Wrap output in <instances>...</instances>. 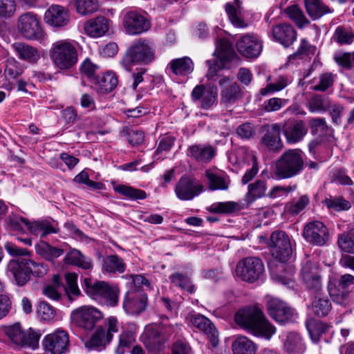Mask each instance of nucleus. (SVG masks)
I'll return each instance as SVG.
<instances>
[{
    "instance_id": "nucleus-12",
    "label": "nucleus",
    "mask_w": 354,
    "mask_h": 354,
    "mask_svg": "<svg viewBox=\"0 0 354 354\" xmlns=\"http://www.w3.org/2000/svg\"><path fill=\"white\" fill-rule=\"evenodd\" d=\"M5 333L10 342L18 346H28L35 348L38 346L40 335L30 330L26 334L19 323L5 328Z\"/></svg>"
},
{
    "instance_id": "nucleus-56",
    "label": "nucleus",
    "mask_w": 354,
    "mask_h": 354,
    "mask_svg": "<svg viewBox=\"0 0 354 354\" xmlns=\"http://www.w3.org/2000/svg\"><path fill=\"white\" fill-rule=\"evenodd\" d=\"M330 107L328 98L319 95H315L309 102V110L311 112L325 111Z\"/></svg>"
},
{
    "instance_id": "nucleus-1",
    "label": "nucleus",
    "mask_w": 354,
    "mask_h": 354,
    "mask_svg": "<svg viewBox=\"0 0 354 354\" xmlns=\"http://www.w3.org/2000/svg\"><path fill=\"white\" fill-rule=\"evenodd\" d=\"M235 322L248 333L267 339L275 333L276 328L268 320L263 310L257 305L239 310L234 317Z\"/></svg>"
},
{
    "instance_id": "nucleus-41",
    "label": "nucleus",
    "mask_w": 354,
    "mask_h": 354,
    "mask_svg": "<svg viewBox=\"0 0 354 354\" xmlns=\"http://www.w3.org/2000/svg\"><path fill=\"white\" fill-rule=\"evenodd\" d=\"M26 227L31 234H40L41 236L57 232L55 228L47 221L30 222L27 219Z\"/></svg>"
},
{
    "instance_id": "nucleus-13",
    "label": "nucleus",
    "mask_w": 354,
    "mask_h": 354,
    "mask_svg": "<svg viewBox=\"0 0 354 354\" xmlns=\"http://www.w3.org/2000/svg\"><path fill=\"white\" fill-rule=\"evenodd\" d=\"M71 316L76 326L86 330L93 329L96 324L103 317L102 313L99 310L91 306L78 308L72 312Z\"/></svg>"
},
{
    "instance_id": "nucleus-17",
    "label": "nucleus",
    "mask_w": 354,
    "mask_h": 354,
    "mask_svg": "<svg viewBox=\"0 0 354 354\" xmlns=\"http://www.w3.org/2000/svg\"><path fill=\"white\" fill-rule=\"evenodd\" d=\"M42 345L46 351L51 354H62L65 353L69 345L68 333L62 329H57L45 336Z\"/></svg>"
},
{
    "instance_id": "nucleus-53",
    "label": "nucleus",
    "mask_w": 354,
    "mask_h": 354,
    "mask_svg": "<svg viewBox=\"0 0 354 354\" xmlns=\"http://www.w3.org/2000/svg\"><path fill=\"white\" fill-rule=\"evenodd\" d=\"M17 8L16 0H0V19L12 18L16 14Z\"/></svg>"
},
{
    "instance_id": "nucleus-45",
    "label": "nucleus",
    "mask_w": 354,
    "mask_h": 354,
    "mask_svg": "<svg viewBox=\"0 0 354 354\" xmlns=\"http://www.w3.org/2000/svg\"><path fill=\"white\" fill-rule=\"evenodd\" d=\"M284 12L299 28H302L310 23L302 10L297 5H292L287 7Z\"/></svg>"
},
{
    "instance_id": "nucleus-19",
    "label": "nucleus",
    "mask_w": 354,
    "mask_h": 354,
    "mask_svg": "<svg viewBox=\"0 0 354 354\" xmlns=\"http://www.w3.org/2000/svg\"><path fill=\"white\" fill-rule=\"evenodd\" d=\"M176 196L181 201H190L203 191V186L194 179L183 176L174 189Z\"/></svg>"
},
{
    "instance_id": "nucleus-59",
    "label": "nucleus",
    "mask_w": 354,
    "mask_h": 354,
    "mask_svg": "<svg viewBox=\"0 0 354 354\" xmlns=\"http://www.w3.org/2000/svg\"><path fill=\"white\" fill-rule=\"evenodd\" d=\"M319 274V268L316 262H313L310 260H306L305 263H303L302 268L301 269L302 280L310 277L311 276H317Z\"/></svg>"
},
{
    "instance_id": "nucleus-16",
    "label": "nucleus",
    "mask_w": 354,
    "mask_h": 354,
    "mask_svg": "<svg viewBox=\"0 0 354 354\" xmlns=\"http://www.w3.org/2000/svg\"><path fill=\"white\" fill-rule=\"evenodd\" d=\"M187 324L203 332L209 339L212 345L215 347L218 343V331L212 322L204 315L191 312L186 316Z\"/></svg>"
},
{
    "instance_id": "nucleus-15",
    "label": "nucleus",
    "mask_w": 354,
    "mask_h": 354,
    "mask_svg": "<svg viewBox=\"0 0 354 354\" xmlns=\"http://www.w3.org/2000/svg\"><path fill=\"white\" fill-rule=\"evenodd\" d=\"M303 236L306 241L312 245L323 246L329 239V232L322 222L313 221L304 226Z\"/></svg>"
},
{
    "instance_id": "nucleus-9",
    "label": "nucleus",
    "mask_w": 354,
    "mask_h": 354,
    "mask_svg": "<svg viewBox=\"0 0 354 354\" xmlns=\"http://www.w3.org/2000/svg\"><path fill=\"white\" fill-rule=\"evenodd\" d=\"M265 271L262 260L256 257L241 259L236 266V275L242 281L254 283L261 278Z\"/></svg>"
},
{
    "instance_id": "nucleus-27",
    "label": "nucleus",
    "mask_w": 354,
    "mask_h": 354,
    "mask_svg": "<svg viewBox=\"0 0 354 354\" xmlns=\"http://www.w3.org/2000/svg\"><path fill=\"white\" fill-rule=\"evenodd\" d=\"M85 32L91 37H100L104 35L109 29V19L98 16L91 19L84 24Z\"/></svg>"
},
{
    "instance_id": "nucleus-35",
    "label": "nucleus",
    "mask_w": 354,
    "mask_h": 354,
    "mask_svg": "<svg viewBox=\"0 0 354 354\" xmlns=\"http://www.w3.org/2000/svg\"><path fill=\"white\" fill-rule=\"evenodd\" d=\"M205 176L208 180L209 189L227 190L228 189L230 181L227 176L218 175L210 169L205 171Z\"/></svg>"
},
{
    "instance_id": "nucleus-34",
    "label": "nucleus",
    "mask_w": 354,
    "mask_h": 354,
    "mask_svg": "<svg viewBox=\"0 0 354 354\" xmlns=\"http://www.w3.org/2000/svg\"><path fill=\"white\" fill-rule=\"evenodd\" d=\"M164 337L158 330L149 329L145 333L143 343L151 352L159 351L163 344Z\"/></svg>"
},
{
    "instance_id": "nucleus-58",
    "label": "nucleus",
    "mask_w": 354,
    "mask_h": 354,
    "mask_svg": "<svg viewBox=\"0 0 354 354\" xmlns=\"http://www.w3.org/2000/svg\"><path fill=\"white\" fill-rule=\"evenodd\" d=\"M216 50L221 59H228L234 54L232 44L226 39H221L217 41Z\"/></svg>"
},
{
    "instance_id": "nucleus-39",
    "label": "nucleus",
    "mask_w": 354,
    "mask_h": 354,
    "mask_svg": "<svg viewBox=\"0 0 354 354\" xmlns=\"http://www.w3.org/2000/svg\"><path fill=\"white\" fill-rule=\"evenodd\" d=\"M234 354H255L257 348L252 341L245 336L236 339L232 345Z\"/></svg>"
},
{
    "instance_id": "nucleus-10",
    "label": "nucleus",
    "mask_w": 354,
    "mask_h": 354,
    "mask_svg": "<svg viewBox=\"0 0 354 354\" xmlns=\"http://www.w3.org/2000/svg\"><path fill=\"white\" fill-rule=\"evenodd\" d=\"M266 308L269 316L279 324H286L295 321L297 318L295 310L278 298L269 299Z\"/></svg>"
},
{
    "instance_id": "nucleus-47",
    "label": "nucleus",
    "mask_w": 354,
    "mask_h": 354,
    "mask_svg": "<svg viewBox=\"0 0 354 354\" xmlns=\"http://www.w3.org/2000/svg\"><path fill=\"white\" fill-rule=\"evenodd\" d=\"M333 39L339 45H350L354 41V33L344 26H338L335 30Z\"/></svg>"
},
{
    "instance_id": "nucleus-43",
    "label": "nucleus",
    "mask_w": 354,
    "mask_h": 354,
    "mask_svg": "<svg viewBox=\"0 0 354 354\" xmlns=\"http://www.w3.org/2000/svg\"><path fill=\"white\" fill-rule=\"evenodd\" d=\"M113 189L115 192L132 200H142L147 197V194L143 190L124 185H114Z\"/></svg>"
},
{
    "instance_id": "nucleus-4",
    "label": "nucleus",
    "mask_w": 354,
    "mask_h": 354,
    "mask_svg": "<svg viewBox=\"0 0 354 354\" xmlns=\"http://www.w3.org/2000/svg\"><path fill=\"white\" fill-rule=\"evenodd\" d=\"M304 165L302 151L288 149L276 161L274 174L277 179L290 178L300 174Z\"/></svg>"
},
{
    "instance_id": "nucleus-49",
    "label": "nucleus",
    "mask_w": 354,
    "mask_h": 354,
    "mask_svg": "<svg viewBox=\"0 0 354 354\" xmlns=\"http://www.w3.org/2000/svg\"><path fill=\"white\" fill-rule=\"evenodd\" d=\"M337 244L342 251L354 254V228L339 234Z\"/></svg>"
},
{
    "instance_id": "nucleus-24",
    "label": "nucleus",
    "mask_w": 354,
    "mask_h": 354,
    "mask_svg": "<svg viewBox=\"0 0 354 354\" xmlns=\"http://www.w3.org/2000/svg\"><path fill=\"white\" fill-rule=\"evenodd\" d=\"M44 21L53 27H62L69 21L67 10L59 5H52L44 14Z\"/></svg>"
},
{
    "instance_id": "nucleus-23",
    "label": "nucleus",
    "mask_w": 354,
    "mask_h": 354,
    "mask_svg": "<svg viewBox=\"0 0 354 354\" xmlns=\"http://www.w3.org/2000/svg\"><path fill=\"white\" fill-rule=\"evenodd\" d=\"M272 35L274 41L284 47L290 46L297 39V32L292 26L279 24L272 27Z\"/></svg>"
},
{
    "instance_id": "nucleus-64",
    "label": "nucleus",
    "mask_w": 354,
    "mask_h": 354,
    "mask_svg": "<svg viewBox=\"0 0 354 354\" xmlns=\"http://www.w3.org/2000/svg\"><path fill=\"white\" fill-rule=\"evenodd\" d=\"M38 313L42 319L50 321L55 316V310L46 301H42L39 302Z\"/></svg>"
},
{
    "instance_id": "nucleus-52",
    "label": "nucleus",
    "mask_w": 354,
    "mask_h": 354,
    "mask_svg": "<svg viewBox=\"0 0 354 354\" xmlns=\"http://www.w3.org/2000/svg\"><path fill=\"white\" fill-rule=\"evenodd\" d=\"M309 203V197L307 195H302L297 200L287 203L286 209L289 214L297 215L304 210Z\"/></svg>"
},
{
    "instance_id": "nucleus-18",
    "label": "nucleus",
    "mask_w": 354,
    "mask_h": 354,
    "mask_svg": "<svg viewBox=\"0 0 354 354\" xmlns=\"http://www.w3.org/2000/svg\"><path fill=\"white\" fill-rule=\"evenodd\" d=\"M262 42L259 36L248 33L241 36L236 42L239 53L247 58H257L262 50Z\"/></svg>"
},
{
    "instance_id": "nucleus-46",
    "label": "nucleus",
    "mask_w": 354,
    "mask_h": 354,
    "mask_svg": "<svg viewBox=\"0 0 354 354\" xmlns=\"http://www.w3.org/2000/svg\"><path fill=\"white\" fill-rule=\"evenodd\" d=\"M306 328L312 340L315 342H318L320 336L327 330V326L323 322L310 319L306 322Z\"/></svg>"
},
{
    "instance_id": "nucleus-21",
    "label": "nucleus",
    "mask_w": 354,
    "mask_h": 354,
    "mask_svg": "<svg viewBox=\"0 0 354 354\" xmlns=\"http://www.w3.org/2000/svg\"><path fill=\"white\" fill-rule=\"evenodd\" d=\"M280 124L288 143H296L301 141L308 132L305 122L301 120L289 119Z\"/></svg>"
},
{
    "instance_id": "nucleus-61",
    "label": "nucleus",
    "mask_w": 354,
    "mask_h": 354,
    "mask_svg": "<svg viewBox=\"0 0 354 354\" xmlns=\"http://www.w3.org/2000/svg\"><path fill=\"white\" fill-rule=\"evenodd\" d=\"M311 133L313 135L322 136L327 131V124L324 118H312L309 121Z\"/></svg>"
},
{
    "instance_id": "nucleus-31",
    "label": "nucleus",
    "mask_w": 354,
    "mask_h": 354,
    "mask_svg": "<svg viewBox=\"0 0 354 354\" xmlns=\"http://www.w3.org/2000/svg\"><path fill=\"white\" fill-rule=\"evenodd\" d=\"M306 10L313 20L320 19L325 15L333 12V9L324 3L321 0H304Z\"/></svg>"
},
{
    "instance_id": "nucleus-33",
    "label": "nucleus",
    "mask_w": 354,
    "mask_h": 354,
    "mask_svg": "<svg viewBox=\"0 0 354 354\" xmlns=\"http://www.w3.org/2000/svg\"><path fill=\"white\" fill-rule=\"evenodd\" d=\"M241 1L234 0L232 2L227 3L225 10L231 23L237 28H245L248 24L242 19L241 13Z\"/></svg>"
},
{
    "instance_id": "nucleus-22",
    "label": "nucleus",
    "mask_w": 354,
    "mask_h": 354,
    "mask_svg": "<svg viewBox=\"0 0 354 354\" xmlns=\"http://www.w3.org/2000/svg\"><path fill=\"white\" fill-rule=\"evenodd\" d=\"M281 124L273 123L264 127L265 133L261 139V143L269 151L279 152L283 148V142L280 137Z\"/></svg>"
},
{
    "instance_id": "nucleus-55",
    "label": "nucleus",
    "mask_w": 354,
    "mask_h": 354,
    "mask_svg": "<svg viewBox=\"0 0 354 354\" xmlns=\"http://www.w3.org/2000/svg\"><path fill=\"white\" fill-rule=\"evenodd\" d=\"M328 292L332 300L337 304L346 306L348 304V292L340 290L334 284L328 285Z\"/></svg>"
},
{
    "instance_id": "nucleus-8",
    "label": "nucleus",
    "mask_w": 354,
    "mask_h": 354,
    "mask_svg": "<svg viewBox=\"0 0 354 354\" xmlns=\"http://www.w3.org/2000/svg\"><path fill=\"white\" fill-rule=\"evenodd\" d=\"M268 245L272 256L280 261L277 266L279 271L285 270L286 261L291 256L292 250L288 236L283 231L273 232L270 235Z\"/></svg>"
},
{
    "instance_id": "nucleus-20",
    "label": "nucleus",
    "mask_w": 354,
    "mask_h": 354,
    "mask_svg": "<svg viewBox=\"0 0 354 354\" xmlns=\"http://www.w3.org/2000/svg\"><path fill=\"white\" fill-rule=\"evenodd\" d=\"M218 89L214 85L203 84L195 86L191 93L194 102H198L203 109H209L216 103Z\"/></svg>"
},
{
    "instance_id": "nucleus-3",
    "label": "nucleus",
    "mask_w": 354,
    "mask_h": 354,
    "mask_svg": "<svg viewBox=\"0 0 354 354\" xmlns=\"http://www.w3.org/2000/svg\"><path fill=\"white\" fill-rule=\"evenodd\" d=\"M156 59L155 48L151 41L146 39H136L127 49L121 60L122 66L129 70L131 64H149Z\"/></svg>"
},
{
    "instance_id": "nucleus-26",
    "label": "nucleus",
    "mask_w": 354,
    "mask_h": 354,
    "mask_svg": "<svg viewBox=\"0 0 354 354\" xmlns=\"http://www.w3.org/2000/svg\"><path fill=\"white\" fill-rule=\"evenodd\" d=\"M145 300L138 290L128 291L123 301V308L129 314L139 313L145 309Z\"/></svg>"
},
{
    "instance_id": "nucleus-5",
    "label": "nucleus",
    "mask_w": 354,
    "mask_h": 354,
    "mask_svg": "<svg viewBox=\"0 0 354 354\" xmlns=\"http://www.w3.org/2000/svg\"><path fill=\"white\" fill-rule=\"evenodd\" d=\"M49 56L57 68L68 70L76 64L78 54L75 46L72 42L62 39L52 44Z\"/></svg>"
},
{
    "instance_id": "nucleus-63",
    "label": "nucleus",
    "mask_w": 354,
    "mask_h": 354,
    "mask_svg": "<svg viewBox=\"0 0 354 354\" xmlns=\"http://www.w3.org/2000/svg\"><path fill=\"white\" fill-rule=\"evenodd\" d=\"M4 248L6 252L12 257L27 258V257L30 255V252L28 249L18 247L12 242H6L4 244Z\"/></svg>"
},
{
    "instance_id": "nucleus-44",
    "label": "nucleus",
    "mask_w": 354,
    "mask_h": 354,
    "mask_svg": "<svg viewBox=\"0 0 354 354\" xmlns=\"http://www.w3.org/2000/svg\"><path fill=\"white\" fill-rule=\"evenodd\" d=\"M66 286L65 291L68 299L73 300L81 294L77 283V274L74 272H68L65 274Z\"/></svg>"
},
{
    "instance_id": "nucleus-25",
    "label": "nucleus",
    "mask_w": 354,
    "mask_h": 354,
    "mask_svg": "<svg viewBox=\"0 0 354 354\" xmlns=\"http://www.w3.org/2000/svg\"><path fill=\"white\" fill-rule=\"evenodd\" d=\"M216 149L209 145H193L187 150V155L197 162H209L216 156Z\"/></svg>"
},
{
    "instance_id": "nucleus-30",
    "label": "nucleus",
    "mask_w": 354,
    "mask_h": 354,
    "mask_svg": "<svg viewBox=\"0 0 354 354\" xmlns=\"http://www.w3.org/2000/svg\"><path fill=\"white\" fill-rule=\"evenodd\" d=\"M118 81L115 74L109 71L97 75L93 78V84L95 88L100 93H109L118 85Z\"/></svg>"
},
{
    "instance_id": "nucleus-62",
    "label": "nucleus",
    "mask_w": 354,
    "mask_h": 354,
    "mask_svg": "<svg viewBox=\"0 0 354 354\" xmlns=\"http://www.w3.org/2000/svg\"><path fill=\"white\" fill-rule=\"evenodd\" d=\"M319 79V83L313 88L314 91L324 92L332 86L334 82V75L331 73L321 74Z\"/></svg>"
},
{
    "instance_id": "nucleus-2",
    "label": "nucleus",
    "mask_w": 354,
    "mask_h": 354,
    "mask_svg": "<svg viewBox=\"0 0 354 354\" xmlns=\"http://www.w3.org/2000/svg\"><path fill=\"white\" fill-rule=\"evenodd\" d=\"M48 272L47 266L37 263L28 258L11 259L6 269L7 275L14 284L19 287L25 286L31 279V275L41 278Z\"/></svg>"
},
{
    "instance_id": "nucleus-6",
    "label": "nucleus",
    "mask_w": 354,
    "mask_h": 354,
    "mask_svg": "<svg viewBox=\"0 0 354 354\" xmlns=\"http://www.w3.org/2000/svg\"><path fill=\"white\" fill-rule=\"evenodd\" d=\"M82 287L90 297L104 301L108 306H115L118 303V288L109 286L104 281H96L85 277Z\"/></svg>"
},
{
    "instance_id": "nucleus-14",
    "label": "nucleus",
    "mask_w": 354,
    "mask_h": 354,
    "mask_svg": "<svg viewBox=\"0 0 354 354\" xmlns=\"http://www.w3.org/2000/svg\"><path fill=\"white\" fill-rule=\"evenodd\" d=\"M122 25L126 32L131 35L142 34L151 28L149 20L136 10H128L123 14Z\"/></svg>"
},
{
    "instance_id": "nucleus-50",
    "label": "nucleus",
    "mask_w": 354,
    "mask_h": 354,
    "mask_svg": "<svg viewBox=\"0 0 354 354\" xmlns=\"http://www.w3.org/2000/svg\"><path fill=\"white\" fill-rule=\"evenodd\" d=\"M290 83L287 76H279L273 83L268 84L267 86L260 90L261 95H266L271 93L280 91L285 88Z\"/></svg>"
},
{
    "instance_id": "nucleus-57",
    "label": "nucleus",
    "mask_w": 354,
    "mask_h": 354,
    "mask_svg": "<svg viewBox=\"0 0 354 354\" xmlns=\"http://www.w3.org/2000/svg\"><path fill=\"white\" fill-rule=\"evenodd\" d=\"M6 222L10 230L16 232H25L24 227L26 225V218L15 214H11L6 218Z\"/></svg>"
},
{
    "instance_id": "nucleus-48",
    "label": "nucleus",
    "mask_w": 354,
    "mask_h": 354,
    "mask_svg": "<svg viewBox=\"0 0 354 354\" xmlns=\"http://www.w3.org/2000/svg\"><path fill=\"white\" fill-rule=\"evenodd\" d=\"M169 279L171 283L189 293L194 292V286L192 284L189 277L187 274L180 272H174L170 275Z\"/></svg>"
},
{
    "instance_id": "nucleus-37",
    "label": "nucleus",
    "mask_w": 354,
    "mask_h": 354,
    "mask_svg": "<svg viewBox=\"0 0 354 354\" xmlns=\"http://www.w3.org/2000/svg\"><path fill=\"white\" fill-rule=\"evenodd\" d=\"M126 269V264L123 259L118 255H109L103 261L102 270L107 273H123Z\"/></svg>"
},
{
    "instance_id": "nucleus-60",
    "label": "nucleus",
    "mask_w": 354,
    "mask_h": 354,
    "mask_svg": "<svg viewBox=\"0 0 354 354\" xmlns=\"http://www.w3.org/2000/svg\"><path fill=\"white\" fill-rule=\"evenodd\" d=\"M335 62L340 66L346 69H351L354 62V57L351 53L337 52L333 56Z\"/></svg>"
},
{
    "instance_id": "nucleus-7",
    "label": "nucleus",
    "mask_w": 354,
    "mask_h": 354,
    "mask_svg": "<svg viewBox=\"0 0 354 354\" xmlns=\"http://www.w3.org/2000/svg\"><path fill=\"white\" fill-rule=\"evenodd\" d=\"M119 323L114 317H109L104 322V326L99 327L84 345L88 349H104L112 341L113 335L118 332Z\"/></svg>"
},
{
    "instance_id": "nucleus-28",
    "label": "nucleus",
    "mask_w": 354,
    "mask_h": 354,
    "mask_svg": "<svg viewBox=\"0 0 354 354\" xmlns=\"http://www.w3.org/2000/svg\"><path fill=\"white\" fill-rule=\"evenodd\" d=\"M19 59L30 64L37 63L40 59L39 50L24 42H16L12 45Z\"/></svg>"
},
{
    "instance_id": "nucleus-32",
    "label": "nucleus",
    "mask_w": 354,
    "mask_h": 354,
    "mask_svg": "<svg viewBox=\"0 0 354 354\" xmlns=\"http://www.w3.org/2000/svg\"><path fill=\"white\" fill-rule=\"evenodd\" d=\"M267 182L265 180L258 179L248 186V192L245 196L247 205H250L257 199L267 196Z\"/></svg>"
},
{
    "instance_id": "nucleus-29",
    "label": "nucleus",
    "mask_w": 354,
    "mask_h": 354,
    "mask_svg": "<svg viewBox=\"0 0 354 354\" xmlns=\"http://www.w3.org/2000/svg\"><path fill=\"white\" fill-rule=\"evenodd\" d=\"M137 327L134 324H127L119 336L118 345L115 348L117 354H124L136 341Z\"/></svg>"
},
{
    "instance_id": "nucleus-42",
    "label": "nucleus",
    "mask_w": 354,
    "mask_h": 354,
    "mask_svg": "<svg viewBox=\"0 0 354 354\" xmlns=\"http://www.w3.org/2000/svg\"><path fill=\"white\" fill-rule=\"evenodd\" d=\"M242 95L243 92L240 86L236 83H233L221 91V100L225 104H231L241 99Z\"/></svg>"
},
{
    "instance_id": "nucleus-11",
    "label": "nucleus",
    "mask_w": 354,
    "mask_h": 354,
    "mask_svg": "<svg viewBox=\"0 0 354 354\" xmlns=\"http://www.w3.org/2000/svg\"><path fill=\"white\" fill-rule=\"evenodd\" d=\"M17 28L21 35L27 39L40 40L44 37L40 21L32 12L24 13L19 17Z\"/></svg>"
},
{
    "instance_id": "nucleus-54",
    "label": "nucleus",
    "mask_w": 354,
    "mask_h": 354,
    "mask_svg": "<svg viewBox=\"0 0 354 354\" xmlns=\"http://www.w3.org/2000/svg\"><path fill=\"white\" fill-rule=\"evenodd\" d=\"M284 346L289 352L299 353L304 349L301 337L299 334L294 333L288 335Z\"/></svg>"
},
{
    "instance_id": "nucleus-36",
    "label": "nucleus",
    "mask_w": 354,
    "mask_h": 354,
    "mask_svg": "<svg viewBox=\"0 0 354 354\" xmlns=\"http://www.w3.org/2000/svg\"><path fill=\"white\" fill-rule=\"evenodd\" d=\"M171 71L177 75H187L194 70V63L188 57L174 59L169 63Z\"/></svg>"
},
{
    "instance_id": "nucleus-40",
    "label": "nucleus",
    "mask_w": 354,
    "mask_h": 354,
    "mask_svg": "<svg viewBox=\"0 0 354 354\" xmlns=\"http://www.w3.org/2000/svg\"><path fill=\"white\" fill-rule=\"evenodd\" d=\"M316 294L311 304V308L317 316H326L331 310V303L327 297L322 296L319 292Z\"/></svg>"
},
{
    "instance_id": "nucleus-38",
    "label": "nucleus",
    "mask_w": 354,
    "mask_h": 354,
    "mask_svg": "<svg viewBox=\"0 0 354 354\" xmlns=\"http://www.w3.org/2000/svg\"><path fill=\"white\" fill-rule=\"evenodd\" d=\"M37 252L48 261H53L64 254L66 249L53 247L45 241H41L36 246Z\"/></svg>"
},
{
    "instance_id": "nucleus-51",
    "label": "nucleus",
    "mask_w": 354,
    "mask_h": 354,
    "mask_svg": "<svg viewBox=\"0 0 354 354\" xmlns=\"http://www.w3.org/2000/svg\"><path fill=\"white\" fill-rule=\"evenodd\" d=\"M75 5L81 15H91L98 10L97 0H75Z\"/></svg>"
}]
</instances>
